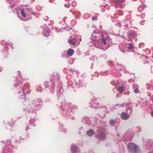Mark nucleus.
<instances>
[{
	"mask_svg": "<svg viewBox=\"0 0 153 153\" xmlns=\"http://www.w3.org/2000/svg\"><path fill=\"white\" fill-rule=\"evenodd\" d=\"M129 116L128 114L124 112L122 113L121 114V118L123 120H127L129 118Z\"/></svg>",
	"mask_w": 153,
	"mask_h": 153,
	"instance_id": "9",
	"label": "nucleus"
},
{
	"mask_svg": "<svg viewBox=\"0 0 153 153\" xmlns=\"http://www.w3.org/2000/svg\"><path fill=\"white\" fill-rule=\"evenodd\" d=\"M125 90V87L123 86H121L120 87L118 88V90L120 93H122Z\"/></svg>",
	"mask_w": 153,
	"mask_h": 153,
	"instance_id": "20",
	"label": "nucleus"
},
{
	"mask_svg": "<svg viewBox=\"0 0 153 153\" xmlns=\"http://www.w3.org/2000/svg\"><path fill=\"white\" fill-rule=\"evenodd\" d=\"M91 39L96 47L103 50L106 49L111 44V40L106 33H96L94 31Z\"/></svg>",
	"mask_w": 153,
	"mask_h": 153,
	"instance_id": "1",
	"label": "nucleus"
},
{
	"mask_svg": "<svg viewBox=\"0 0 153 153\" xmlns=\"http://www.w3.org/2000/svg\"><path fill=\"white\" fill-rule=\"evenodd\" d=\"M94 132L92 129H90L86 132L87 134L89 136H91L93 135L94 134Z\"/></svg>",
	"mask_w": 153,
	"mask_h": 153,
	"instance_id": "13",
	"label": "nucleus"
},
{
	"mask_svg": "<svg viewBox=\"0 0 153 153\" xmlns=\"http://www.w3.org/2000/svg\"><path fill=\"white\" fill-rule=\"evenodd\" d=\"M33 126H35V124H33Z\"/></svg>",
	"mask_w": 153,
	"mask_h": 153,
	"instance_id": "40",
	"label": "nucleus"
},
{
	"mask_svg": "<svg viewBox=\"0 0 153 153\" xmlns=\"http://www.w3.org/2000/svg\"><path fill=\"white\" fill-rule=\"evenodd\" d=\"M18 73H19V76L20 75V72H19L18 71Z\"/></svg>",
	"mask_w": 153,
	"mask_h": 153,
	"instance_id": "32",
	"label": "nucleus"
},
{
	"mask_svg": "<svg viewBox=\"0 0 153 153\" xmlns=\"http://www.w3.org/2000/svg\"><path fill=\"white\" fill-rule=\"evenodd\" d=\"M143 141L144 144L147 146H151L153 143V140L152 139L143 138Z\"/></svg>",
	"mask_w": 153,
	"mask_h": 153,
	"instance_id": "6",
	"label": "nucleus"
},
{
	"mask_svg": "<svg viewBox=\"0 0 153 153\" xmlns=\"http://www.w3.org/2000/svg\"><path fill=\"white\" fill-rule=\"evenodd\" d=\"M46 17V18H44V19H46V20L48 19V17Z\"/></svg>",
	"mask_w": 153,
	"mask_h": 153,
	"instance_id": "33",
	"label": "nucleus"
},
{
	"mask_svg": "<svg viewBox=\"0 0 153 153\" xmlns=\"http://www.w3.org/2000/svg\"><path fill=\"white\" fill-rule=\"evenodd\" d=\"M151 70H152V71H151L152 73L153 74V67H152Z\"/></svg>",
	"mask_w": 153,
	"mask_h": 153,
	"instance_id": "27",
	"label": "nucleus"
},
{
	"mask_svg": "<svg viewBox=\"0 0 153 153\" xmlns=\"http://www.w3.org/2000/svg\"><path fill=\"white\" fill-rule=\"evenodd\" d=\"M151 115L153 117V111L151 112Z\"/></svg>",
	"mask_w": 153,
	"mask_h": 153,
	"instance_id": "28",
	"label": "nucleus"
},
{
	"mask_svg": "<svg viewBox=\"0 0 153 153\" xmlns=\"http://www.w3.org/2000/svg\"><path fill=\"white\" fill-rule=\"evenodd\" d=\"M59 130L61 132H62L64 133H65L67 131V129L66 128H64L62 124H61L59 127Z\"/></svg>",
	"mask_w": 153,
	"mask_h": 153,
	"instance_id": "15",
	"label": "nucleus"
},
{
	"mask_svg": "<svg viewBox=\"0 0 153 153\" xmlns=\"http://www.w3.org/2000/svg\"><path fill=\"white\" fill-rule=\"evenodd\" d=\"M6 145L3 147L1 153H13L12 150L13 148L10 140H7L6 143Z\"/></svg>",
	"mask_w": 153,
	"mask_h": 153,
	"instance_id": "3",
	"label": "nucleus"
},
{
	"mask_svg": "<svg viewBox=\"0 0 153 153\" xmlns=\"http://www.w3.org/2000/svg\"><path fill=\"white\" fill-rule=\"evenodd\" d=\"M17 14H18V16H19V14L18 13H17Z\"/></svg>",
	"mask_w": 153,
	"mask_h": 153,
	"instance_id": "42",
	"label": "nucleus"
},
{
	"mask_svg": "<svg viewBox=\"0 0 153 153\" xmlns=\"http://www.w3.org/2000/svg\"><path fill=\"white\" fill-rule=\"evenodd\" d=\"M46 87L48 88V86H46Z\"/></svg>",
	"mask_w": 153,
	"mask_h": 153,
	"instance_id": "41",
	"label": "nucleus"
},
{
	"mask_svg": "<svg viewBox=\"0 0 153 153\" xmlns=\"http://www.w3.org/2000/svg\"><path fill=\"white\" fill-rule=\"evenodd\" d=\"M119 106H120V105H118V104L117 105H115L114 107V108H116V109H117V107H119Z\"/></svg>",
	"mask_w": 153,
	"mask_h": 153,
	"instance_id": "26",
	"label": "nucleus"
},
{
	"mask_svg": "<svg viewBox=\"0 0 153 153\" xmlns=\"http://www.w3.org/2000/svg\"><path fill=\"white\" fill-rule=\"evenodd\" d=\"M122 51L123 52V53H124L125 52H124V50H122Z\"/></svg>",
	"mask_w": 153,
	"mask_h": 153,
	"instance_id": "35",
	"label": "nucleus"
},
{
	"mask_svg": "<svg viewBox=\"0 0 153 153\" xmlns=\"http://www.w3.org/2000/svg\"><path fill=\"white\" fill-rule=\"evenodd\" d=\"M129 45H130V46L128 47L127 48L128 49H131L132 48V46L131 44H130Z\"/></svg>",
	"mask_w": 153,
	"mask_h": 153,
	"instance_id": "25",
	"label": "nucleus"
},
{
	"mask_svg": "<svg viewBox=\"0 0 153 153\" xmlns=\"http://www.w3.org/2000/svg\"><path fill=\"white\" fill-rule=\"evenodd\" d=\"M96 137L100 140H103L105 139V135L103 133H100L99 135H97Z\"/></svg>",
	"mask_w": 153,
	"mask_h": 153,
	"instance_id": "11",
	"label": "nucleus"
},
{
	"mask_svg": "<svg viewBox=\"0 0 153 153\" xmlns=\"http://www.w3.org/2000/svg\"><path fill=\"white\" fill-rule=\"evenodd\" d=\"M26 130H28V128H27V127L26 128Z\"/></svg>",
	"mask_w": 153,
	"mask_h": 153,
	"instance_id": "38",
	"label": "nucleus"
},
{
	"mask_svg": "<svg viewBox=\"0 0 153 153\" xmlns=\"http://www.w3.org/2000/svg\"><path fill=\"white\" fill-rule=\"evenodd\" d=\"M33 105H31L32 108H33L34 111L37 110L39 109L40 105L39 104L37 103L36 101L34 102Z\"/></svg>",
	"mask_w": 153,
	"mask_h": 153,
	"instance_id": "8",
	"label": "nucleus"
},
{
	"mask_svg": "<svg viewBox=\"0 0 153 153\" xmlns=\"http://www.w3.org/2000/svg\"><path fill=\"white\" fill-rule=\"evenodd\" d=\"M137 129H138L140 130V131H141V129H140V128L139 127H137Z\"/></svg>",
	"mask_w": 153,
	"mask_h": 153,
	"instance_id": "29",
	"label": "nucleus"
},
{
	"mask_svg": "<svg viewBox=\"0 0 153 153\" xmlns=\"http://www.w3.org/2000/svg\"><path fill=\"white\" fill-rule=\"evenodd\" d=\"M2 70V68L0 67V71H1Z\"/></svg>",
	"mask_w": 153,
	"mask_h": 153,
	"instance_id": "31",
	"label": "nucleus"
},
{
	"mask_svg": "<svg viewBox=\"0 0 153 153\" xmlns=\"http://www.w3.org/2000/svg\"><path fill=\"white\" fill-rule=\"evenodd\" d=\"M132 111V110L130 108H128L126 109V112L127 113H131Z\"/></svg>",
	"mask_w": 153,
	"mask_h": 153,
	"instance_id": "24",
	"label": "nucleus"
},
{
	"mask_svg": "<svg viewBox=\"0 0 153 153\" xmlns=\"http://www.w3.org/2000/svg\"><path fill=\"white\" fill-rule=\"evenodd\" d=\"M138 86L136 84H134L133 86V88H135L134 90V92L135 93H137L139 92V90L138 88Z\"/></svg>",
	"mask_w": 153,
	"mask_h": 153,
	"instance_id": "16",
	"label": "nucleus"
},
{
	"mask_svg": "<svg viewBox=\"0 0 153 153\" xmlns=\"http://www.w3.org/2000/svg\"><path fill=\"white\" fill-rule=\"evenodd\" d=\"M74 108H76V106H74Z\"/></svg>",
	"mask_w": 153,
	"mask_h": 153,
	"instance_id": "37",
	"label": "nucleus"
},
{
	"mask_svg": "<svg viewBox=\"0 0 153 153\" xmlns=\"http://www.w3.org/2000/svg\"><path fill=\"white\" fill-rule=\"evenodd\" d=\"M98 105H99L98 104H96L95 103H94L93 104V105H92V106L94 108H97V107H99Z\"/></svg>",
	"mask_w": 153,
	"mask_h": 153,
	"instance_id": "22",
	"label": "nucleus"
},
{
	"mask_svg": "<svg viewBox=\"0 0 153 153\" xmlns=\"http://www.w3.org/2000/svg\"><path fill=\"white\" fill-rule=\"evenodd\" d=\"M152 102H153V100Z\"/></svg>",
	"mask_w": 153,
	"mask_h": 153,
	"instance_id": "43",
	"label": "nucleus"
},
{
	"mask_svg": "<svg viewBox=\"0 0 153 153\" xmlns=\"http://www.w3.org/2000/svg\"><path fill=\"white\" fill-rule=\"evenodd\" d=\"M30 9H28L23 7V8H21L20 9V11L22 15L24 17L23 18L19 17L21 20L24 21H27L31 18L30 16L29 15L31 13L30 12Z\"/></svg>",
	"mask_w": 153,
	"mask_h": 153,
	"instance_id": "2",
	"label": "nucleus"
},
{
	"mask_svg": "<svg viewBox=\"0 0 153 153\" xmlns=\"http://www.w3.org/2000/svg\"><path fill=\"white\" fill-rule=\"evenodd\" d=\"M76 39H71V38L68 40V42L70 44L74 45L76 43Z\"/></svg>",
	"mask_w": 153,
	"mask_h": 153,
	"instance_id": "14",
	"label": "nucleus"
},
{
	"mask_svg": "<svg viewBox=\"0 0 153 153\" xmlns=\"http://www.w3.org/2000/svg\"><path fill=\"white\" fill-rule=\"evenodd\" d=\"M21 91H19V93L20 95V98L22 100H25L26 98V96L25 95V92H24L23 89L21 88Z\"/></svg>",
	"mask_w": 153,
	"mask_h": 153,
	"instance_id": "10",
	"label": "nucleus"
},
{
	"mask_svg": "<svg viewBox=\"0 0 153 153\" xmlns=\"http://www.w3.org/2000/svg\"><path fill=\"white\" fill-rule=\"evenodd\" d=\"M125 0H114V2L116 5H120L122 2L124 1Z\"/></svg>",
	"mask_w": 153,
	"mask_h": 153,
	"instance_id": "18",
	"label": "nucleus"
},
{
	"mask_svg": "<svg viewBox=\"0 0 153 153\" xmlns=\"http://www.w3.org/2000/svg\"><path fill=\"white\" fill-rule=\"evenodd\" d=\"M72 153H76L79 151V149L75 144H72L71 147Z\"/></svg>",
	"mask_w": 153,
	"mask_h": 153,
	"instance_id": "7",
	"label": "nucleus"
},
{
	"mask_svg": "<svg viewBox=\"0 0 153 153\" xmlns=\"http://www.w3.org/2000/svg\"><path fill=\"white\" fill-rule=\"evenodd\" d=\"M128 149L130 153H136L138 146L134 143H130L128 145Z\"/></svg>",
	"mask_w": 153,
	"mask_h": 153,
	"instance_id": "4",
	"label": "nucleus"
},
{
	"mask_svg": "<svg viewBox=\"0 0 153 153\" xmlns=\"http://www.w3.org/2000/svg\"><path fill=\"white\" fill-rule=\"evenodd\" d=\"M35 121V119L34 118L31 119L30 121V124H32L34 123Z\"/></svg>",
	"mask_w": 153,
	"mask_h": 153,
	"instance_id": "23",
	"label": "nucleus"
},
{
	"mask_svg": "<svg viewBox=\"0 0 153 153\" xmlns=\"http://www.w3.org/2000/svg\"><path fill=\"white\" fill-rule=\"evenodd\" d=\"M60 30H59V31H57V30L56 31L57 32H59Z\"/></svg>",
	"mask_w": 153,
	"mask_h": 153,
	"instance_id": "39",
	"label": "nucleus"
},
{
	"mask_svg": "<svg viewBox=\"0 0 153 153\" xmlns=\"http://www.w3.org/2000/svg\"><path fill=\"white\" fill-rule=\"evenodd\" d=\"M114 120H111L109 121V124L111 126H113L114 125Z\"/></svg>",
	"mask_w": 153,
	"mask_h": 153,
	"instance_id": "21",
	"label": "nucleus"
},
{
	"mask_svg": "<svg viewBox=\"0 0 153 153\" xmlns=\"http://www.w3.org/2000/svg\"><path fill=\"white\" fill-rule=\"evenodd\" d=\"M7 126H10V125L9 124H7Z\"/></svg>",
	"mask_w": 153,
	"mask_h": 153,
	"instance_id": "36",
	"label": "nucleus"
},
{
	"mask_svg": "<svg viewBox=\"0 0 153 153\" xmlns=\"http://www.w3.org/2000/svg\"><path fill=\"white\" fill-rule=\"evenodd\" d=\"M74 53V50L71 48H70L68 49V55L70 56H72Z\"/></svg>",
	"mask_w": 153,
	"mask_h": 153,
	"instance_id": "17",
	"label": "nucleus"
},
{
	"mask_svg": "<svg viewBox=\"0 0 153 153\" xmlns=\"http://www.w3.org/2000/svg\"><path fill=\"white\" fill-rule=\"evenodd\" d=\"M134 134V131L133 130L129 129L126 133V135L128 137L127 140H131Z\"/></svg>",
	"mask_w": 153,
	"mask_h": 153,
	"instance_id": "5",
	"label": "nucleus"
},
{
	"mask_svg": "<svg viewBox=\"0 0 153 153\" xmlns=\"http://www.w3.org/2000/svg\"><path fill=\"white\" fill-rule=\"evenodd\" d=\"M43 33L44 36L48 37L50 35V32L48 30H46L45 29H44L43 30Z\"/></svg>",
	"mask_w": 153,
	"mask_h": 153,
	"instance_id": "12",
	"label": "nucleus"
},
{
	"mask_svg": "<svg viewBox=\"0 0 153 153\" xmlns=\"http://www.w3.org/2000/svg\"><path fill=\"white\" fill-rule=\"evenodd\" d=\"M71 119L72 120H74L75 119V117H72Z\"/></svg>",
	"mask_w": 153,
	"mask_h": 153,
	"instance_id": "30",
	"label": "nucleus"
},
{
	"mask_svg": "<svg viewBox=\"0 0 153 153\" xmlns=\"http://www.w3.org/2000/svg\"><path fill=\"white\" fill-rule=\"evenodd\" d=\"M95 19V17H93L92 18V19H93V20H94Z\"/></svg>",
	"mask_w": 153,
	"mask_h": 153,
	"instance_id": "34",
	"label": "nucleus"
},
{
	"mask_svg": "<svg viewBox=\"0 0 153 153\" xmlns=\"http://www.w3.org/2000/svg\"><path fill=\"white\" fill-rule=\"evenodd\" d=\"M6 1L7 3H9L10 4H12L11 7H12V6L14 4V0H6Z\"/></svg>",
	"mask_w": 153,
	"mask_h": 153,
	"instance_id": "19",
	"label": "nucleus"
}]
</instances>
